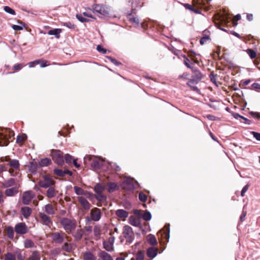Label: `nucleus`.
<instances>
[{
  "label": "nucleus",
  "mask_w": 260,
  "mask_h": 260,
  "mask_svg": "<svg viewBox=\"0 0 260 260\" xmlns=\"http://www.w3.org/2000/svg\"><path fill=\"white\" fill-rule=\"evenodd\" d=\"M40 62L39 60H36L34 61H31L28 63V66L29 68H32L35 67L36 64H39Z\"/></svg>",
  "instance_id": "052dcab7"
},
{
  "label": "nucleus",
  "mask_w": 260,
  "mask_h": 260,
  "mask_svg": "<svg viewBox=\"0 0 260 260\" xmlns=\"http://www.w3.org/2000/svg\"><path fill=\"white\" fill-rule=\"evenodd\" d=\"M12 28L15 30H21L23 29V27L18 25H13Z\"/></svg>",
  "instance_id": "69168bd1"
},
{
  "label": "nucleus",
  "mask_w": 260,
  "mask_h": 260,
  "mask_svg": "<svg viewBox=\"0 0 260 260\" xmlns=\"http://www.w3.org/2000/svg\"><path fill=\"white\" fill-rule=\"evenodd\" d=\"M18 192V189L17 187H12L11 188L7 189L5 190V194L8 197H12L14 196Z\"/></svg>",
  "instance_id": "5701e85b"
},
{
  "label": "nucleus",
  "mask_w": 260,
  "mask_h": 260,
  "mask_svg": "<svg viewBox=\"0 0 260 260\" xmlns=\"http://www.w3.org/2000/svg\"><path fill=\"white\" fill-rule=\"evenodd\" d=\"M128 222L129 224L134 226L140 227L141 226V223L139 219L136 218L133 216L129 217L128 219Z\"/></svg>",
  "instance_id": "aec40b11"
},
{
  "label": "nucleus",
  "mask_w": 260,
  "mask_h": 260,
  "mask_svg": "<svg viewBox=\"0 0 260 260\" xmlns=\"http://www.w3.org/2000/svg\"><path fill=\"white\" fill-rule=\"evenodd\" d=\"M108 191L109 192H112L115 190H116L118 189V187L117 185L114 182L109 183L108 185Z\"/></svg>",
  "instance_id": "7c9ffc66"
},
{
  "label": "nucleus",
  "mask_w": 260,
  "mask_h": 260,
  "mask_svg": "<svg viewBox=\"0 0 260 260\" xmlns=\"http://www.w3.org/2000/svg\"><path fill=\"white\" fill-rule=\"evenodd\" d=\"M158 249L154 247H150L147 249V255L151 259L154 258L157 254Z\"/></svg>",
  "instance_id": "a211bd4d"
},
{
  "label": "nucleus",
  "mask_w": 260,
  "mask_h": 260,
  "mask_svg": "<svg viewBox=\"0 0 260 260\" xmlns=\"http://www.w3.org/2000/svg\"><path fill=\"white\" fill-rule=\"evenodd\" d=\"M61 32V29L59 28H55L51 30H50L48 32V34L49 35H54L57 39H59L60 38V34Z\"/></svg>",
  "instance_id": "b1692460"
},
{
  "label": "nucleus",
  "mask_w": 260,
  "mask_h": 260,
  "mask_svg": "<svg viewBox=\"0 0 260 260\" xmlns=\"http://www.w3.org/2000/svg\"><path fill=\"white\" fill-rule=\"evenodd\" d=\"M104 161L103 160L99 158H94L91 163V167L95 169H100L104 165Z\"/></svg>",
  "instance_id": "2eb2a0df"
},
{
  "label": "nucleus",
  "mask_w": 260,
  "mask_h": 260,
  "mask_svg": "<svg viewBox=\"0 0 260 260\" xmlns=\"http://www.w3.org/2000/svg\"><path fill=\"white\" fill-rule=\"evenodd\" d=\"M95 198L99 201L103 202L106 200L107 197L105 195L102 194V193H101L99 194H96Z\"/></svg>",
  "instance_id": "58836bf2"
},
{
  "label": "nucleus",
  "mask_w": 260,
  "mask_h": 260,
  "mask_svg": "<svg viewBox=\"0 0 260 260\" xmlns=\"http://www.w3.org/2000/svg\"><path fill=\"white\" fill-rule=\"evenodd\" d=\"M5 260H16V256L12 253L8 252L6 254Z\"/></svg>",
  "instance_id": "49530a36"
},
{
  "label": "nucleus",
  "mask_w": 260,
  "mask_h": 260,
  "mask_svg": "<svg viewBox=\"0 0 260 260\" xmlns=\"http://www.w3.org/2000/svg\"><path fill=\"white\" fill-rule=\"evenodd\" d=\"M51 238L56 243L61 244L63 243L66 239L68 241V237L65 233L63 232H54L51 234Z\"/></svg>",
  "instance_id": "20e7f679"
},
{
  "label": "nucleus",
  "mask_w": 260,
  "mask_h": 260,
  "mask_svg": "<svg viewBox=\"0 0 260 260\" xmlns=\"http://www.w3.org/2000/svg\"><path fill=\"white\" fill-rule=\"evenodd\" d=\"M60 223L64 231L68 234L72 233L77 226L76 220L66 217L61 218L60 219Z\"/></svg>",
  "instance_id": "f257e3e1"
},
{
  "label": "nucleus",
  "mask_w": 260,
  "mask_h": 260,
  "mask_svg": "<svg viewBox=\"0 0 260 260\" xmlns=\"http://www.w3.org/2000/svg\"><path fill=\"white\" fill-rule=\"evenodd\" d=\"M26 138V136L25 135L22 136H18L16 139V142L18 143H21L24 141L25 139Z\"/></svg>",
  "instance_id": "09e8293b"
},
{
  "label": "nucleus",
  "mask_w": 260,
  "mask_h": 260,
  "mask_svg": "<svg viewBox=\"0 0 260 260\" xmlns=\"http://www.w3.org/2000/svg\"><path fill=\"white\" fill-rule=\"evenodd\" d=\"M15 184V180L13 178H10L7 180H6L3 183V185L5 187H9L13 186Z\"/></svg>",
  "instance_id": "473e14b6"
},
{
  "label": "nucleus",
  "mask_w": 260,
  "mask_h": 260,
  "mask_svg": "<svg viewBox=\"0 0 260 260\" xmlns=\"http://www.w3.org/2000/svg\"><path fill=\"white\" fill-rule=\"evenodd\" d=\"M116 215L119 218H126L128 216V213L123 209H118L116 211Z\"/></svg>",
  "instance_id": "412c9836"
},
{
  "label": "nucleus",
  "mask_w": 260,
  "mask_h": 260,
  "mask_svg": "<svg viewBox=\"0 0 260 260\" xmlns=\"http://www.w3.org/2000/svg\"><path fill=\"white\" fill-rule=\"evenodd\" d=\"M142 218L145 221H149L151 218V214L149 211H146L143 213Z\"/></svg>",
  "instance_id": "e433bc0d"
},
{
  "label": "nucleus",
  "mask_w": 260,
  "mask_h": 260,
  "mask_svg": "<svg viewBox=\"0 0 260 260\" xmlns=\"http://www.w3.org/2000/svg\"><path fill=\"white\" fill-rule=\"evenodd\" d=\"M72 159V156L69 154H66L64 156V159L66 162L68 164H69L71 162Z\"/></svg>",
  "instance_id": "4d7b16f0"
},
{
  "label": "nucleus",
  "mask_w": 260,
  "mask_h": 260,
  "mask_svg": "<svg viewBox=\"0 0 260 260\" xmlns=\"http://www.w3.org/2000/svg\"><path fill=\"white\" fill-rule=\"evenodd\" d=\"M39 215L41 222L43 225L50 226V224H52V220L50 217L43 212H40Z\"/></svg>",
  "instance_id": "9b49d317"
},
{
  "label": "nucleus",
  "mask_w": 260,
  "mask_h": 260,
  "mask_svg": "<svg viewBox=\"0 0 260 260\" xmlns=\"http://www.w3.org/2000/svg\"><path fill=\"white\" fill-rule=\"evenodd\" d=\"M24 66L22 63H19L15 65L13 67V69L15 70L19 71Z\"/></svg>",
  "instance_id": "13d9d810"
},
{
  "label": "nucleus",
  "mask_w": 260,
  "mask_h": 260,
  "mask_svg": "<svg viewBox=\"0 0 260 260\" xmlns=\"http://www.w3.org/2000/svg\"><path fill=\"white\" fill-rule=\"evenodd\" d=\"M21 213L24 217L28 218L32 213V210L30 207H24L21 208Z\"/></svg>",
  "instance_id": "6ab92c4d"
},
{
  "label": "nucleus",
  "mask_w": 260,
  "mask_h": 260,
  "mask_svg": "<svg viewBox=\"0 0 260 260\" xmlns=\"http://www.w3.org/2000/svg\"><path fill=\"white\" fill-rule=\"evenodd\" d=\"M43 180H40L39 182V185L41 187L47 188L53 186L55 184V181L50 175H43Z\"/></svg>",
  "instance_id": "7ed1b4c3"
},
{
  "label": "nucleus",
  "mask_w": 260,
  "mask_h": 260,
  "mask_svg": "<svg viewBox=\"0 0 260 260\" xmlns=\"http://www.w3.org/2000/svg\"><path fill=\"white\" fill-rule=\"evenodd\" d=\"M144 257V254L143 251H139L136 256L137 260H143Z\"/></svg>",
  "instance_id": "603ef678"
},
{
  "label": "nucleus",
  "mask_w": 260,
  "mask_h": 260,
  "mask_svg": "<svg viewBox=\"0 0 260 260\" xmlns=\"http://www.w3.org/2000/svg\"><path fill=\"white\" fill-rule=\"evenodd\" d=\"M192 71L196 74V75L192 77V78L187 83L188 86H191V84H197L202 79V75L201 73L196 69L192 68Z\"/></svg>",
  "instance_id": "9d476101"
},
{
  "label": "nucleus",
  "mask_w": 260,
  "mask_h": 260,
  "mask_svg": "<svg viewBox=\"0 0 260 260\" xmlns=\"http://www.w3.org/2000/svg\"><path fill=\"white\" fill-rule=\"evenodd\" d=\"M43 209L45 213L49 215H53L55 213V209L50 204L46 205L44 207Z\"/></svg>",
  "instance_id": "f3484780"
},
{
  "label": "nucleus",
  "mask_w": 260,
  "mask_h": 260,
  "mask_svg": "<svg viewBox=\"0 0 260 260\" xmlns=\"http://www.w3.org/2000/svg\"><path fill=\"white\" fill-rule=\"evenodd\" d=\"M15 230L17 234L23 235L28 231V228L25 223L20 222L16 224Z\"/></svg>",
  "instance_id": "6e6552de"
},
{
  "label": "nucleus",
  "mask_w": 260,
  "mask_h": 260,
  "mask_svg": "<svg viewBox=\"0 0 260 260\" xmlns=\"http://www.w3.org/2000/svg\"><path fill=\"white\" fill-rule=\"evenodd\" d=\"M10 166L12 169L17 170L19 167V163L18 160L16 159H13L10 161Z\"/></svg>",
  "instance_id": "c756f323"
},
{
  "label": "nucleus",
  "mask_w": 260,
  "mask_h": 260,
  "mask_svg": "<svg viewBox=\"0 0 260 260\" xmlns=\"http://www.w3.org/2000/svg\"><path fill=\"white\" fill-rule=\"evenodd\" d=\"M249 114L252 116V117L257 119H260V114L256 112H250Z\"/></svg>",
  "instance_id": "6e6d98bb"
},
{
  "label": "nucleus",
  "mask_w": 260,
  "mask_h": 260,
  "mask_svg": "<svg viewBox=\"0 0 260 260\" xmlns=\"http://www.w3.org/2000/svg\"><path fill=\"white\" fill-rule=\"evenodd\" d=\"M114 242V238L111 237L109 238L108 241L103 242L104 248L108 251H112L113 250V243Z\"/></svg>",
  "instance_id": "4468645a"
},
{
  "label": "nucleus",
  "mask_w": 260,
  "mask_h": 260,
  "mask_svg": "<svg viewBox=\"0 0 260 260\" xmlns=\"http://www.w3.org/2000/svg\"><path fill=\"white\" fill-rule=\"evenodd\" d=\"M83 234V232L82 230H77L74 235V237L77 240H80L81 239Z\"/></svg>",
  "instance_id": "a19ab883"
},
{
  "label": "nucleus",
  "mask_w": 260,
  "mask_h": 260,
  "mask_svg": "<svg viewBox=\"0 0 260 260\" xmlns=\"http://www.w3.org/2000/svg\"><path fill=\"white\" fill-rule=\"evenodd\" d=\"M74 189L75 193L78 195H85V192L84 190L78 186H74Z\"/></svg>",
  "instance_id": "c9c22d12"
},
{
  "label": "nucleus",
  "mask_w": 260,
  "mask_h": 260,
  "mask_svg": "<svg viewBox=\"0 0 260 260\" xmlns=\"http://www.w3.org/2000/svg\"><path fill=\"white\" fill-rule=\"evenodd\" d=\"M83 260H96V258L93 253L90 251H87L83 254Z\"/></svg>",
  "instance_id": "a878e982"
},
{
  "label": "nucleus",
  "mask_w": 260,
  "mask_h": 260,
  "mask_svg": "<svg viewBox=\"0 0 260 260\" xmlns=\"http://www.w3.org/2000/svg\"><path fill=\"white\" fill-rule=\"evenodd\" d=\"M109 8L102 5H95L93 7V12L98 13L101 15L106 16L109 14Z\"/></svg>",
  "instance_id": "423d86ee"
},
{
  "label": "nucleus",
  "mask_w": 260,
  "mask_h": 260,
  "mask_svg": "<svg viewBox=\"0 0 260 260\" xmlns=\"http://www.w3.org/2000/svg\"><path fill=\"white\" fill-rule=\"evenodd\" d=\"M38 164L36 161H32L28 166L29 171L31 173H36L37 171Z\"/></svg>",
  "instance_id": "bb28decb"
},
{
  "label": "nucleus",
  "mask_w": 260,
  "mask_h": 260,
  "mask_svg": "<svg viewBox=\"0 0 260 260\" xmlns=\"http://www.w3.org/2000/svg\"><path fill=\"white\" fill-rule=\"evenodd\" d=\"M35 196V193L32 191H27L23 193L22 196V203L24 205H28Z\"/></svg>",
  "instance_id": "1a4fd4ad"
},
{
  "label": "nucleus",
  "mask_w": 260,
  "mask_h": 260,
  "mask_svg": "<svg viewBox=\"0 0 260 260\" xmlns=\"http://www.w3.org/2000/svg\"><path fill=\"white\" fill-rule=\"evenodd\" d=\"M79 202L85 210H88L90 208V204L88 201L82 197H79L78 198Z\"/></svg>",
  "instance_id": "dca6fc26"
},
{
  "label": "nucleus",
  "mask_w": 260,
  "mask_h": 260,
  "mask_svg": "<svg viewBox=\"0 0 260 260\" xmlns=\"http://www.w3.org/2000/svg\"><path fill=\"white\" fill-rule=\"evenodd\" d=\"M147 240L148 243L152 246L156 245L157 244V240L155 236L153 235H148L147 236Z\"/></svg>",
  "instance_id": "393cba45"
},
{
  "label": "nucleus",
  "mask_w": 260,
  "mask_h": 260,
  "mask_svg": "<svg viewBox=\"0 0 260 260\" xmlns=\"http://www.w3.org/2000/svg\"><path fill=\"white\" fill-rule=\"evenodd\" d=\"M40 256L37 251H34L27 260H40Z\"/></svg>",
  "instance_id": "f704fd0d"
},
{
  "label": "nucleus",
  "mask_w": 260,
  "mask_h": 260,
  "mask_svg": "<svg viewBox=\"0 0 260 260\" xmlns=\"http://www.w3.org/2000/svg\"><path fill=\"white\" fill-rule=\"evenodd\" d=\"M123 233L126 239V242L129 244L131 243L134 239L132 228L127 225L124 226Z\"/></svg>",
  "instance_id": "39448f33"
},
{
  "label": "nucleus",
  "mask_w": 260,
  "mask_h": 260,
  "mask_svg": "<svg viewBox=\"0 0 260 260\" xmlns=\"http://www.w3.org/2000/svg\"><path fill=\"white\" fill-rule=\"evenodd\" d=\"M51 163V160L48 158H45L41 159L39 162V166L41 167H46L50 165Z\"/></svg>",
  "instance_id": "c85d7f7f"
},
{
  "label": "nucleus",
  "mask_w": 260,
  "mask_h": 260,
  "mask_svg": "<svg viewBox=\"0 0 260 260\" xmlns=\"http://www.w3.org/2000/svg\"><path fill=\"white\" fill-rule=\"evenodd\" d=\"M24 245L26 248H32L34 246V243L31 240L26 239L24 241Z\"/></svg>",
  "instance_id": "72a5a7b5"
},
{
  "label": "nucleus",
  "mask_w": 260,
  "mask_h": 260,
  "mask_svg": "<svg viewBox=\"0 0 260 260\" xmlns=\"http://www.w3.org/2000/svg\"><path fill=\"white\" fill-rule=\"evenodd\" d=\"M17 257L18 260H24V256L20 251H17L16 252Z\"/></svg>",
  "instance_id": "5fc2aeb1"
},
{
  "label": "nucleus",
  "mask_w": 260,
  "mask_h": 260,
  "mask_svg": "<svg viewBox=\"0 0 260 260\" xmlns=\"http://www.w3.org/2000/svg\"><path fill=\"white\" fill-rule=\"evenodd\" d=\"M54 172L56 175L58 176L63 177L66 175L65 171H63L61 169H55L54 170Z\"/></svg>",
  "instance_id": "79ce46f5"
},
{
  "label": "nucleus",
  "mask_w": 260,
  "mask_h": 260,
  "mask_svg": "<svg viewBox=\"0 0 260 260\" xmlns=\"http://www.w3.org/2000/svg\"><path fill=\"white\" fill-rule=\"evenodd\" d=\"M99 255L102 260H113L111 255L105 251H101Z\"/></svg>",
  "instance_id": "cd10ccee"
},
{
  "label": "nucleus",
  "mask_w": 260,
  "mask_h": 260,
  "mask_svg": "<svg viewBox=\"0 0 260 260\" xmlns=\"http://www.w3.org/2000/svg\"><path fill=\"white\" fill-rule=\"evenodd\" d=\"M14 135V132L9 128H4L0 130V146H7L9 139Z\"/></svg>",
  "instance_id": "f03ea898"
},
{
  "label": "nucleus",
  "mask_w": 260,
  "mask_h": 260,
  "mask_svg": "<svg viewBox=\"0 0 260 260\" xmlns=\"http://www.w3.org/2000/svg\"><path fill=\"white\" fill-rule=\"evenodd\" d=\"M128 19L131 22L133 23L136 24V25H138L139 21V19L137 17H135L133 15H129L128 17Z\"/></svg>",
  "instance_id": "a18cd8bd"
},
{
  "label": "nucleus",
  "mask_w": 260,
  "mask_h": 260,
  "mask_svg": "<svg viewBox=\"0 0 260 260\" xmlns=\"http://www.w3.org/2000/svg\"><path fill=\"white\" fill-rule=\"evenodd\" d=\"M134 213L137 216L142 217V215L143 214V212L142 211L140 210H134Z\"/></svg>",
  "instance_id": "0e129e2a"
},
{
  "label": "nucleus",
  "mask_w": 260,
  "mask_h": 260,
  "mask_svg": "<svg viewBox=\"0 0 260 260\" xmlns=\"http://www.w3.org/2000/svg\"><path fill=\"white\" fill-rule=\"evenodd\" d=\"M63 249L66 251H69L71 250V247L70 245L67 242H66L63 245Z\"/></svg>",
  "instance_id": "338daca9"
},
{
  "label": "nucleus",
  "mask_w": 260,
  "mask_h": 260,
  "mask_svg": "<svg viewBox=\"0 0 260 260\" xmlns=\"http://www.w3.org/2000/svg\"><path fill=\"white\" fill-rule=\"evenodd\" d=\"M169 226H170L169 224L168 225V226H167V225H166L165 228H166V230L164 232V234L165 235V238L166 239H167V240H168L169 239V238H170V235H169L170 229H169Z\"/></svg>",
  "instance_id": "3c124183"
},
{
  "label": "nucleus",
  "mask_w": 260,
  "mask_h": 260,
  "mask_svg": "<svg viewBox=\"0 0 260 260\" xmlns=\"http://www.w3.org/2000/svg\"><path fill=\"white\" fill-rule=\"evenodd\" d=\"M253 137L258 141H260V133L252 132Z\"/></svg>",
  "instance_id": "774afa93"
},
{
  "label": "nucleus",
  "mask_w": 260,
  "mask_h": 260,
  "mask_svg": "<svg viewBox=\"0 0 260 260\" xmlns=\"http://www.w3.org/2000/svg\"><path fill=\"white\" fill-rule=\"evenodd\" d=\"M110 167L112 169H114L116 171H119L120 170V167L115 164H110Z\"/></svg>",
  "instance_id": "bf43d9fd"
},
{
  "label": "nucleus",
  "mask_w": 260,
  "mask_h": 260,
  "mask_svg": "<svg viewBox=\"0 0 260 260\" xmlns=\"http://www.w3.org/2000/svg\"><path fill=\"white\" fill-rule=\"evenodd\" d=\"M139 199L142 202H145L147 201V196L143 192H141L139 194Z\"/></svg>",
  "instance_id": "8fccbe9b"
},
{
  "label": "nucleus",
  "mask_w": 260,
  "mask_h": 260,
  "mask_svg": "<svg viewBox=\"0 0 260 260\" xmlns=\"http://www.w3.org/2000/svg\"><path fill=\"white\" fill-rule=\"evenodd\" d=\"M248 187H249L248 185H246L245 186L243 187V188H242L241 192V195L242 197H244L245 196V193L248 189Z\"/></svg>",
  "instance_id": "680f3d73"
},
{
  "label": "nucleus",
  "mask_w": 260,
  "mask_h": 260,
  "mask_svg": "<svg viewBox=\"0 0 260 260\" xmlns=\"http://www.w3.org/2000/svg\"><path fill=\"white\" fill-rule=\"evenodd\" d=\"M94 190L96 194L101 193L104 190V187L101 184H97L94 186Z\"/></svg>",
  "instance_id": "2f4dec72"
},
{
  "label": "nucleus",
  "mask_w": 260,
  "mask_h": 260,
  "mask_svg": "<svg viewBox=\"0 0 260 260\" xmlns=\"http://www.w3.org/2000/svg\"><path fill=\"white\" fill-rule=\"evenodd\" d=\"M76 18L81 22H86L89 21V20L87 18L84 17V16L82 15V14H77L76 15Z\"/></svg>",
  "instance_id": "c03bdc74"
},
{
  "label": "nucleus",
  "mask_w": 260,
  "mask_h": 260,
  "mask_svg": "<svg viewBox=\"0 0 260 260\" xmlns=\"http://www.w3.org/2000/svg\"><path fill=\"white\" fill-rule=\"evenodd\" d=\"M184 7H185L186 9H188V10L194 12L195 13L197 14V13H200L199 10L195 9L192 5H191L190 4H186L184 5Z\"/></svg>",
  "instance_id": "4c0bfd02"
},
{
  "label": "nucleus",
  "mask_w": 260,
  "mask_h": 260,
  "mask_svg": "<svg viewBox=\"0 0 260 260\" xmlns=\"http://www.w3.org/2000/svg\"><path fill=\"white\" fill-rule=\"evenodd\" d=\"M56 193L57 191L55 190V189L53 187H52L51 186L48 187L46 195L48 198L51 199L54 197L56 195Z\"/></svg>",
  "instance_id": "4be33fe9"
},
{
  "label": "nucleus",
  "mask_w": 260,
  "mask_h": 260,
  "mask_svg": "<svg viewBox=\"0 0 260 260\" xmlns=\"http://www.w3.org/2000/svg\"><path fill=\"white\" fill-rule=\"evenodd\" d=\"M108 59L110 60L112 63L115 64L116 66H118L120 64V62H119L117 60H116L115 58L112 57H108Z\"/></svg>",
  "instance_id": "e2e57ef3"
},
{
  "label": "nucleus",
  "mask_w": 260,
  "mask_h": 260,
  "mask_svg": "<svg viewBox=\"0 0 260 260\" xmlns=\"http://www.w3.org/2000/svg\"><path fill=\"white\" fill-rule=\"evenodd\" d=\"M96 50L102 53L103 54H105L107 52V50L103 48V47L101 45H98L96 47Z\"/></svg>",
  "instance_id": "864d4df0"
},
{
  "label": "nucleus",
  "mask_w": 260,
  "mask_h": 260,
  "mask_svg": "<svg viewBox=\"0 0 260 260\" xmlns=\"http://www.w3.org/2000/svg\"><path fill=\"white\" fill-rule=\"evenodd\" d=\"M246 52L249 55L250 58H251V59L254 58L256 56V52L251 49H247Z\"/></svg>",
  "instance_id": "ea45409f"
},
{
  "label": "nucleus",
  "mask_w": 260,
  "mask_h": 260,
  "mask_svg": "<svg viewBox=\"0 0 260 260\" xmlns=\"http://www.w3.org/2000/svg\"><path fill=\"white\" fill-rule=\"evenodd\" d=\"M123 189L127 190H132L135 188L132 179H126L122 183Z\"/></svg>",
  "instance_id": "ddd939ff"
},
{
  "label": "nucleus",
  "mask_w": 260,
  "mask_h": 260,
  "mask_svg": "<svg viewBox=\"0 0 260 260\" xmlns=\"http://www.w3.org/2000/svg\"><path fill=\"white\" fill-rule=\"evenodd\" d=\"M91 219L93 221H98L101 218V212L100 209L94 208L90 211Z\"/></svg>",
  "instance_id": "f8f14e48"
},
{
  "label": "nucleus",
  "mask_w": 260,
  "mask_h": 260,
  "mask_svg": "<svg viewBox=\"0 0 260 260\" xmlns=\"http://www.w3.org/2000/svg\"><path fill=\"white\" fill-rule=\"evenodd\" d=\"M7 235L9 238L13 239L14 237V230L12 227L9 226L7 229Z\"/></svg>",
  "instance_id": "37998d69"
},
{
  "label": "nucleus",
  "mask_w": 260,
  "mask_h": 260,
  "mask_svg": "<svg viewBox=\"0 0 260 260\" xmlns=\"http://www.w3.org/2000/svg\"><path fill=\"white\" fill-rule=\"evenodd\" d=\"M4 11L9 13V14H12V15H15V11L12 9V8H11L10 7H8V6H5L4 7Z\"/></svg>",
  "instance_id": "de8ad7c7"
},
{
  "label": "nucleus",
  "mask_w": 260,
  "mask_h": 260,
  "mask_svg": "<svg viewBox=\"0 0 260 260\" xmlns=\"http://www.w3.org/2000/svg\"><path fill=\"white\" fill-rule=\"evenodd\" d=\"M52 156L53 160L58 165H61L64 162L63 153L56 150H52Z\"/></svg>",
  "instance_id": "0eeeda50"
}]
</instances>
